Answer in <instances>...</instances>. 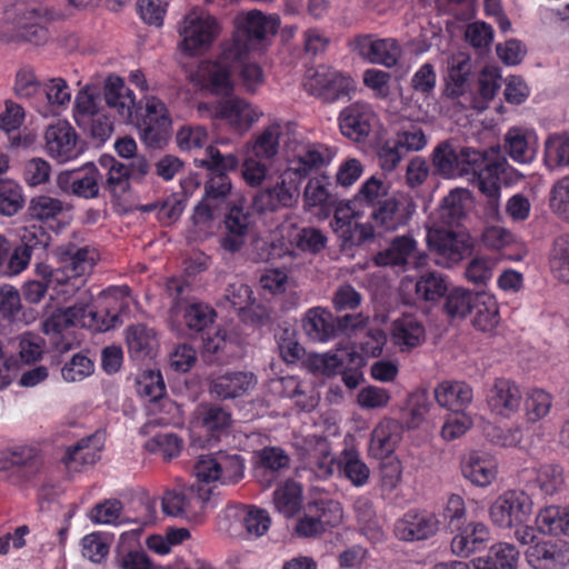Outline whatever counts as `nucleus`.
I'll list each match as a JSON object with an SVG mask.
<instances>
[{
  "label": "nucleus",
  "instance_id": "nucleus-21",
  "mask_svg": "<svg viewBox=\"0 0 569 569\" xmlns=\"http://www.w3.org/2000/svg\"><path fill=\"white\" fill-rule=\"evenodd\" d=\"M46 147L48 153L60 162L74 158L78 153L77 133L67 121H58L47 128Z\"/></svg>",
  "mask_w": 569,
  "mask_h": 569
},
{
  "label": "nucleus",
  "instance_id": "nucleus-37",
  "mask_svg": "<svg viewBox=\"0 0 569 569\" xmlns=\"http://www.w3.org/2000/svg\"><path fill=\"white\" fill-rule=\"evenodd\" d=\"M302 488L296 481L288 480L273 492L276 509L284 517H293L301 508Z\"/></svg>",
  "mask_w": 569,
  "mask_h": 569
},
{
  "label": "nucleus",
  "instance_id": "nucleus-9",
  "mask_svg": "<svg viewBox=\"0 0 569 569\" xmlns=\"http://www.w3.org/2000/svg\"><path fill=\"white\" fill-rule=\"evenodd\" d=\"M242 59V57L223 44L218 59L213 62L204 63L200 69L203 87L212 94L230 96L233 91V82L231 80L233 64L241 63Z\"/></svg>",
  "mask_w": 569,
  "mask_h": 569
},
{
  "label": "nucleus",
  "instance_id": "nucleus-29",
  "mask_svg": "<svg viewBox=\"0 0 569 569\" xmlns=\"http://www.w3.org/2000/svg\"><path fill=\"white\" fill-rule=\"evenodd\" d=\"M104 100L110 108H116L122 118H131L134 94L124 87V82L120 77L109 76L107 78L104 82Z\"/></svg>",
  "mask_w": 569,
  "mask_h": 569
},
{
  "label": "nucleus",
  "instance_id": "nucleus-57",
  "mask_svg": "<svg viewBox=\"0 0 569 569\" xmlns=\"http://www.w3.org/2000/svg\"><path fill=\"white\" fill-rule=\"evenodd\" d=\"M537 483L546 495H553L563 486V469L559 465H545L537 473Z\"/></svg>",
  "mask_w": 569,
  "mask_h": 569
},
{
  "label": "nucleus",
  "instance_id": "nucleus-24",
  "mask_svg": "<svg viewBox=\"0 0 569 569\" xmlns=\"http://www.w3.org/2000/svg\"><path fill=\"white\" fill-rule=\"evenodd\" d=\"M433 396L438 405L452 412H462L472 401V388L462 381H443L439 383Z\"/></svg>",
  "mask_w": 569,
  "mask_h": 569
},
{
  "label": "nucleus",
  "instance_id": "nucleus-53",
  "mask_svg": "<svg viewBox=\"0 0 569 569\" xmlns=\"http://www.w3.org/2000/svg\"><path fill=\"white\" fill-rule=\"evenodd\" d=\"M398 423L393 420L377 426L372 432L371 445L380 450L381 455H389L395 450L399 436L396 433Z\"/></svg>",
  "mask_w": 569,
  "mask_h": 569
},
{
  "label": "nucleus",
  "instance_id": "nucleus-41",
  "mask_svg": "<svg viewBox=\"0 0 569 569\" xmlns=\"http://www.w3.org/2000/svg\"><path fill=\"white\" fill-rule=\"evenodd\" d=\"M392 337L396 345L411 349L425 339V328L412 318H403L395 322Z\"/></svg>",
  "mask_w": 569,
  "mask_h": 569
},
{
  "label": "nucleus",
  "instance_id": "nucleus-56",
  "mask_svg": "<svg viewBox=\"0 0 569 569\" xmlns=\"http://www.w3.org/2000/svg\"><path fill=\"white\" fill-rule=\"evenodd\" d=\"M100 101L99 93H94L89 87L80 90L76 97V120L82 124L87 119L98 116Z\"/></svg>",
  "mask_w": 569,
  "mask_h": 569
},
{
  "label": "nucleus",
  "instance_id": "nucleus-35",
  "mask_svg": "<svg viewBox=\"0 0 569 569\" xmlns=\"http://www.w3.org/2000/svg\"><path fill=\"white\" fill-rule=\"evenodd\" d=\"M88 247L77 248L73 244L59 249L61 260L68 277H81L90 272L94 266L93 256H89Z\"/></svg>",
  "mask_w": 569,
  "mask_h": 569
},
{
  "label": "nucleus",
  "instance_id": "nucleus-15",
  "mask_svg": "<svg viewBox=\"0 0 569 569\" xmlns=\"http://www.w3.org/2000/svg\"><path fill=\"white\" fill-rule=\"evenodd\" d=\"M351 47L362 59L387 68L396 66L400 57V48L393 39H377L372 34L357 36Z\"/></svg>",
  "mask_w": 569,
  "mask_h": 569
},
{
  "label": "nucleus",
  "instance_id": "nucleus-62",
  "mask_svg": "<svg viewBox=\"0 0 569 569\" xmlns=\"http://www.w3.org/2000/svg\"><path fill=\"white\" fill-rule=\"evenodd\" d=\"M409 419L407 420L408 429H416L423 420L425 415L431 407L429 395L426 389L418 390L410 396L409 399Z\"/></svg>",
  "mask_w": 569,
  "mask_h": 569
},
{
  "label": "nucleus",
  "instance_id": "nucleus-34",
  "mask_svg": "<svg viewBox=\"0 0 569 569\" xmlns=\"http://www.w3.org/2000/svg\"><path fill=\"white\" fill-rule=\"evenodd\" d=\"M480 295L469 289L453 288L446 295L443 311L450 319H465L473 311Z\"/></svg>",
  "mask_w": 569,
  "mask_h": 569
},
{
  "label": "nucleus",
  "instance_id": "nucleus-44",
  "mask_svg": "<svg viewBox=\"0 0 569 569\" xmlns=\"http://www.w3.org/2000/svg\"><path fill=\"white\" fill-rule=\"evenodd\" d=\"M550 268L555 277L569 283V234H561L553 241L550 252Z\"/></svg>",
  "mask_w": 569,
  "mask_h": 569
},
{
  "label": "nucleus",
  "instance_id": "nucleus-38",
  "mask_svg": "<svg viewBox=\"0 0 569 569\" xmlns=\"http://www.w3.org/2000/svg\"><path fill=\"white\" fill-rule=\"evenodd\" d=\"M473 307L472 326L482 332H491L499 323V308L496 299L481 292Z\"/></svg>",
  "mask_w": 569,
  "mask_h": 569
},
{
  "label": "nucleus",
  "instance_id": "nucleus-51",
  "mask_svg": "<svg viewBox=\"0 0 569 569\" xmlns=\"http://www.w3.org/2000/svg\"><path fill=\"white\" fill-rule=\"evenodd\" d=\"M308 508L326 530L328 527L338 526L342 520V508L338 501L319 500L309 503Z\"/></svg>",
  "mask_w": 569,
  "mask_h": 569
},
{
  "label": "nucleus",
  "instance_id": "nucleus-31",
  "mask_svg": "<svg viewBox=\"0 0 569 569\" xmlns=\"http://www.w3.org/2000/svg\"><path fill=\"white\" fill-rule=\"evenodd\" d=\"M416 249V241L408 236L396 237L390 246L373 257L378 267H405Z\"/></svg>",
  "mask_w": 569,
  "mask_h": 569
},
{
  "label": "nucleus",
  "instance_id": "nucleus-19",
  "mask_svg": "<svg viewBox=\"0 0 569 569\" xmlns=\"http://www.w3.org/2000/svg\"><path fill=\"white\" fill-rule=\"evenodd\" d=\"M257 382L250 371H227L210 380L209 392L220 400L236 399L247 395Z\"/></svg>",
  "mask_w": 569,
  "mask_h": 569
},
{
  "label": "nucleus",
  "instance_id": "nucleus-10",
  "mask_svg": "<svg viewBox=\"0 0 569 569\" xmlns=\"http://www.w3.org/2000/svg\"><path fill=\"white\" fill-rule=\"evenodd\" d=\"M416 204L401 194H391L373 207L370 218L373 231L393 232L409 223Z\"/></svg>",
  "mask_w": 569,
  "mask_h": 569
},
{
  "label": "nucleus",
  "instance_id": "nucleus-4",
  "mask_svg": "<svg viewBox=\"0 0 569 569\" xmlns=\"http://www.w3.org/2000/svg\"><path fill=\"white\" fill-rule=\"evenodd\" d=\"M280 19L277 16H264L260 10L239 13L234 18V31L230 41L224 44L242 58L256 49L269 36L278 32Z\"/></svg>",
  "mask_w": 569,
  "mask_h": 569
},
{
  "label": "nucleus",
  "instance_id": "nucleus-26",
  "mask_svg": "<svg viewBox=\"0 0 569 569\" xmlns=\"http://www.w3.org/2000/svg\"><path fill=\"white\" fill-rule=\"evenodd\" d=\"M40 451L34 446H16L0 452V471L11 468H26L34 475L41 465Z\"/></svg>",
  "mask_w": 569,
  "mask_h": 569
},
{
  "label": "nucleus",
  "instance_id": "nucleus-7",
  "mask_svg": "<svg viewBox=\"0 0 569 569\" xmlns=\"http://www.w3.org/2000/svg\"><path fill=\"white\" fill-rule=\"evenodd\" d=\"M303 87L309 94L326 102H335L349 96L352 80L321 64L306 71Z\"/></svg>",
  "mask_w": 569,
  "mask_h": 569
},
{
  "label": "nucleus",
  "instance_id": "nucleus-33",
  "mask_svg": "<svg viewBox=\"0 0 569 569\" xmlns=\"http://www.w3.org/2000/svg\"><path fill=\"white\" fill-rule=\"evenodd\" d=\"M201 426L212 436L226 432L232 426L231 412L218 403H201L197 410Z\"/></svg>",
  "mask_w": 569,
  "mask_h": 569
},
{
  "label": "nucleus",
  "instance_id": "nucleus-27",
  "mask_svg": "<svg viewBox=\"0 0 569 569\" xmlns=\"http://www.w3.org/2000/svg\"><path fill=\"white\" fill-rule=\"evenodd\" d=\"M471 60L463 53L453 56L450 61L446 94L450 99L463 96L470 86Z\"/></svg>",
  "mask_w": 569,
  "mask_h": 569
},
{
  "label": "nucleus",
  "instance_id": "nucleus-17",
  "mask_svg": "<svg viewBox=\"0 0 569 569\" xmlns=\"http://www.w3.org/2000/svg\"><path fill=\"white\" fill-rule=\"evenodd\" d=\"M200 112H207L210 118L227 120L237 129H248L259 118L248 102L242 99H228L212 104H200Z\"/></svg>",
  "mask_w": 569,
  "mask_h": 569
},
{
  "label": "nucleus",
  "instance_id": "nucleus-3",
  "mask_svg": "<svg viewBox=\"0 0 569 569\" xmlns=\"http://www.w3.org/2000/svg\"><path fill=\"white\" fill-rule=\"evenodd\" d=\"M52 19L51 11L40 3L17 2L4 12V20L12 26V33H1L0 40L6 43L26 41L41 46L49 38L44 23Z\"/></svg>",
  "mask_w": 569,
  "mask_h": 569
},
{
  "label": "nucleus",
  "instance_id": "nucleus-16",
  "mask_svg": "<svg viewBox=\"0 0 569 569\" xmlns=\"http://www.w3.org/2000/svg\"><path fill=\"white\" fill-rule=\"evenodd\" d=\"M525 555L533 569H562L569 565V543L562 540L540 541L529 546Z\"/></svg>",
  "mask_w": 569,
  "mask_h": 569
},
{
  "label": "nucleus",
  "instance_id": "nucleus-6",
  "mask_svg": "<svg viewBox=\"0 0 569 569\" xmlns=\"http://www.w3.org/2000/svg\"><path fill=\"white\" fill-rule=\"evenodd\" d=\"M427 242L430 251L438 256L436 262L448 268L469 257L473 250L470 234L466 231H456L453 228H430Z\"/></svg>",
  "mask_w": 569,
  "mask_h": 569
},
{
  "label": "nucleus",
  "instance_id": "nucleus-23",
  "mask_svg": "<svg viewBox=\"0 0 569 569\" xmlns=\"http://www.w3.org/2000/svg\"><path fill=\"white\" fill-rule=\"evenodd\" d=\"M331 158L330 150L313 144L301 146L295 154V160L291 161L292 166L284 172L287 177H291L299 184L302 179L307 178L313 169H319Z\"/></svg>",
  "mask_w": 569,
  "mask_h": 569
},
{
  "label": "nucleus",
  "instance_id": "nucleus-1",
  "mask_svg": "<svg viewBox=\"0 0 569 569\" xmlns=\"http://www.w3.org/2000/svg\"><path fill=\"white\" fill-rule=\"evenodd\" d=\"M435 172L443 178L468 174L477 177L480 192L487 198L485 207L488 217L499 216L500 184L507 180L508 162L499 144L485 151L463 147L459 151L446 140L438 143L432 152Z\"/></svg>",
  "mask_w": 569,
  "mask_h": 569
},
{
  "label": "nucleus",
  "instance_id": "nucleus-20",
  "mask_svg": "<svg viewBox=\"0 0 569 569\" xmlns=\"http://www.w3.org/2000/svg\"><path fill=\"white\" fill-rule=\"evenodd\" d=\"M224 217L227 233L220 238V247L230 253H236L246 243L250 216L243 211L242 204L228 203Z\"/></svg>",
  "mask_w": 569,
  "mask_h": 569
},
{
  "label": "nucleus",
  "instance_id": "nucleus-8",
  "mask_svg": "<svg viewBox=\"0 0 569 569\" xmlns=\"http://www.w3.org/2000/svg\"><path fill=\"white\" fill-rule=\"evenodd\" d=\"M532 511L530 497L520 490H508L496 498L489 509L491 521L500 528H512L528 522Z\"/></svg>",
  "mask_w": 569,
  "mask_h": 569
},
{
  "label": "nucleus",
  "instance_id": "nucleus-58",
  "mask_svg": "<svg viewBox=\"0 0 569 569\" xmlns=\"http://www.w3.org/2000/svg\"><path fill=\"white\" fill-rule=\"evenodd\" d=\"M62 209V202L49 196L32 198L28 208L29 214L38 220L53 219Z\"/></svg>",
  "mask_w": 569,
  "mask_h": 569
},
{
  "label": "nucleus",
  "instance_id": "nucleus-12",
  "mask_svg": "<svg viewBox=\"0 0 569 569\" xmlns=\"http://www.w3.org/2000/svg\"><path fill=\"white\" fill-rule=\"evenodd\" d=\"M299 183L283 172L281 181L258 190L252 196V208L258 213L274 212L279 208H291L299 199Z\"/></svg>",
  "mask_w": 569,
  "mask_h": 569
},
{
  "label": "nucleus",
  "instance_id": "nucleus-30",
  "mask_svg": "<svg viewBox=\"0 0 569 569\" xmlns=\"http://www.w3.org/2000/svg\"><path fill=\"white\" fill-rule=\"evenodd\" d=\"M48 233L42 227L32 226L24 230L21 237L22 244L14 248L11 257L9 269L22 271L30 261L31 252L38 244H47Z\"/></svg>",
  "mask_w": 569,
  "mask_h": 569
},
{
  "label": "nucleus",
  "instance_id": "nucleus-64",
  "mask_svg": "<svg viewBox=\"0 0 569 569\" xmlns=\"http://www.w3.org/2000/svg\"><path fill=\"white\" fill-rule=\"evenodd\" d=\"M550 207L560 218L569 221V177L559 180L553 186Z\"/></svg>",
  "mask_w": 569,
  "mask_h": 569
},
{
  "label": "nucleus",
  "instance_id": "nucleus-40",
  "mask_svg": "<svg viewBox=\"0 0 569 569\" xmlns=\"http://www.w3.org/2000/svg\"><path fill=\"white\" fill-rule=\"evenodd\" d=\"M462 475L473 485L486 487L491 483L496 477L493 463L478 455H471L462 465Z\"/></svg>",
  "mask_w": 569,
  "mask_h": 569
},
{
  "label": "nucleus",
  "instance_id": "nucleus-14",
  "mask_svg": "<svg viewBox=\"0 0 569 569\" xmlns=\"http://www.w3.org/2000/svg\"><path fill=\"white\" fill-rule=\"evenodd\" d=\"M486 401L492 413L510 418L522 406L523 397L520 387L507 378H496L488 387Z\"/></svg>",
  "mask_w": 569,
  "mask_h": 569
},
{
  "label": "nucleus",
  "instance_id": "nucleus-25",
  "mask_svg": "<svg viewBox=\"0 0 569 569\" xmlns=\"http://www.w3.org/2000/svg\"><path fill=\"white\" fill-rule=\"evenodd\" d=\"M489 537L487 526L481 522L470 523L453 537L451 550L458 556L468 557L472 552L485 549Z\"/></svg>",
  "mask_w": 569,
  "mask_h": 569
},
{
  "label": "nucleus",
  "instance_id": "nucleus-50",
  "mask_svg": "<svg viewBox=\"0 0 569 569\" xmlns=\"http://www.w3.org/2000/svg\"><path fill=\"white\" fill-rule=\"evenodd\" d=\"M281 130L278 123L267 127L260 136L257 137L252 152L257 158L270 159L278 152L279 137Z\"/></svg>",
  "mask_w": 569,
  "mask_h": 569
},
{
  "label": "nucleus",
  "instance_id": "nucleus-39",
  "mask_svg": "<svg viewBox=\"0 0 569 569\" xmlns=\"http://www.w3.org/2000/svg\"><path fill=\"white\" fill-rule=\"evenodd\" d=\"M500 74L498 69L493 67H486L479 74L478 78V96L471 100L472 108L479 112L485 111L488 108L489 101H491L498 89Z\"/></svg>",
  "mask_w": 569,
  "mask_h": 569
},
{
  "label": "nucleus",
  "instance_id": "nucleus-49",
  "mask_svg": "<svg viewBox=\"0 0 569 569\" xmlns=\"http://www.w3.org/2000/svg\"><path fill=\"white\" fill-rule=\"evenodd\" d=\"M219 480L224 483H237L243 478V459L239 455L219 451L216 453Z\"/></svg>",
  "mask_w": 569,
  "mask_h": 569
},
{
  "label": "nucleus",
  "instance_id": "nucleus-48",
  "mask_svg": "<svg viewBox=\"0 0 569 569\" xmlns=\"http://www.w3.org/2000/svg\"><path fill=\"white\" fill-rule=\"evenodd\" d=\"M171 121L168 116H160L159 119L144 120V127L140 130L143 142L150 148H162L169 138Z\"/></svg>",
  "mask_w": 569,
  "mask_h": 569
},
{
  "label": "nucleus",
  "instance_id": "nucleus-36",
  "mask_svg": "<svg viewBox=\"0 0 569 569\" xmlns=\"http://www.w3.org/2000/svg\"><path fill=\"white\" fill-rule=\"evenodd\" d=\"M86 311L87 303L83 302H77L68 308H59L43 322V331L47 335H60L67 328L80 325V319Z\"/></svg>",
  "mask_w": 569,
  "mask_h": 569
},
{
  "label": "nucleus",
  "instance_id": "nucleus-42",
  "mask_svg": "<svg viewBox=\"0 0 569 569\" xmlns=\"http://www.w3.org/2000/svg\"><path fill=\"white\" fill-rule=\"evenodd\" d=\"M339 121L341 133L353 141H360L370 133L371 127L368 119L355 108L345 109Z\"/></svg>",
  "mask_w": 569,
  "mask_h": 569
},
{
  "label": "nucleus",
  "instance_id": "nucleus-28",
  "mask_svg": "<svg viewBox=\"0 0 569 569\" xmlns=\"http://www.w3.org/2000/svg\"><path fill=\"white\" fill-rule=\"evenodd\" d=\"M302 328L306 335L315 341L331 340L335 338L333 315L320 307L311 308L302 319Z\"/></svg>",
  "mask_w": 569,
  "mask_h": 569
},
{
  "label": "nucleus",
  "instance_id": "nucleus-45",
  "mask_svg": "<svg viewBox=\"0 0 569 569\" xmlns=\"http://www.w3.org/2000/svg\"><path fill=\"white\" fill-rule=\"evenodd\" d=\"M339 468L351 483L357 487L367 483L370 476V469L360 459L359 453L356 451H343L339 462Z\"/></svg>",
  "mask_w": 569,
  "mask_h": 569
},
{
  "label": "nucleus",
  "instance_id": "nucleus-22",
  "mask_svg": "<svg viewBox=\"0 0 569 569\" xmlns=\"http://www.w3.org/2000/svg\"><path fill=\"white\" fill-rule=\"evenodd\" d=\"M471 201V193L468 189H452L442 200L437 211L439 227H460L467 218V209Z\"/></svg>",
  "mask_w": 569,
  "mask_h": 569
},
{
  "label": "nucleus",
  "instance_id": "nucleus-63",
  "mask_svg": "<svg viewBox=\"0 0 569 569\" xmlns=\"http://www.w3.org/2000/svg\"><path fill=\"white\" fill-rule=\"evenodd\" d=\"M522 403L525 405L528 419L535 422L549 412L551 397L543 390H533Z\"/></svg>",
  "mask_w": 569,
  "mask_h": 569
},
{
  "label": "nucleus",
  "instance_id": "nucleus-60",
  "mask_svg": "<svg viewBox=\"0 0 569 569\" xmlns=\"http://www.w3.org/2000/svg\"><path fill=\"white\" fill-rule=\"evenodd\" d=\"M519 551L513 545L499 542L493 545L487 556L498 569H517Z\"/></svg>",
  "mask_w": 569,
  "mask_h": 569
},
{
  "label": "nucleus",
  "instance_id": "nucleus-11",
  "mask_svg": "<svg viewBox=\"0 0 569 569\" xmlns=\"http://www.w3.org/2000/svg\"><path fill=\"white\" fill-rule=\"evenodd\" d=\"M351 203L352 201L339 203L335 210L333 219L330 221V227L341 241L342 249L362 246L375 238L371 223L355 221L359 213L352 209Z\"/></svg>",
  "mask_w": 569,
  "mask_h": 569
},
{
  "label": "nucleus",
  "instance_id": "nucleus-13",
  "mask_svg": "<svg viewBox=\"0 0 569 569\" xmlns=\"http://www.w3.org/2000/svg\"><path fill=\"white\" fill-rule=\"evenodd\" d=\"M216 311L208 305L200 302L189 303L184 309V321L190 330L200 335L203 349L207 352L216 353L221 350L226 342V335L216 330L213 336L208 331L213 323Z\"/></svg>",
  "mask_w": 569,
  "mask_h": 569
},
{
  "label": "nucleus",
  "instance_id": "nucleus-43",
  "mask_svg": "<svg viewBox=\"0 0 569 569\" xmlns=\"http://www.w3.org/2000/svg\"><path fill=\"white\" fill-rule=\"evenodd\" d=\"M448 292L446 278L437 271L422 273L416 282V293L425 301H437Z\"/></svg>",
  "mask_w": 569,
  "mask_h": 569
},
{
  "label": "nucleus",
  "instance_id": "nucleus-5",
  "mask_svg": "<svg viewBox=\"0 0 569 569\" xmlns=\"http://www.w3.org/2000/svg\"><path fill=\"white\" fill-rule=\"evenodd\" d=\"M220 30L213 16L194 9L184 16L179 27V47L188 56L200 54L211 47Z\"/></svg>",
  "mask_w": 569,
  "mask_h": 569
},
{
  "label": "nucleus",
  "instance_id": "nucleus-18",
  "mask_svg": "<svg viewBox=\"0 0 569 569\" xmlns=\"http://www.w3.org/2000/svg\"><path fill=\"white\" fill-rule=\"evenodd\" d=\"M440 521L435 513L409 511L395 525V535L402 541H420L435 536Z\"/></svg>",
  "mask_w": 569,
  "mask_h": 569
},
{
  "label": "nucleus",
  "instance_id": "nucleus-46",
  "mask_svg": "<svg viewBox=\"0 0 569 569\" xmlns=\"http://www.w3.org/2000/svg\"><path fill=\"white\" fill-rule=\"evenodd\" d=\"M24 206L21 187L12 180H0V214L11 217Z\"/></svg>",
  "mask_w": 569,
  "mask_h": 569
},
{
  "label": "nucleus",
  "instance_id": "nucleus-54",
  "mask_svg": "<svg viewBox=\"0 0 569 569\" xmlns=\"http://www.w3.org/2000/svg\"><path fill=\"white\" fill-rule=\"evenodd\" d=\"M505 149L509 156L519 163H528L533 156L528 150V142L525 133L519 128H511L505 136Z\"/></svg>",
  "mask_w": 569,
  "mask_h": 569
},
{
  "label": "nucleus",
  "instance_id": "nucleus-47",
  "mask_svg": "<svg viewBox=\"0 0 569 569\" xmlns=\"http://www.w3.org/2000/svg\"><path fill=\"white\" fill-rule=\"evenodd\" d=\"M101 163L109 167L107 184L113 196L121 197L130 189V172L127 164L117 161L113 157H103Z\"/></svg>",
  "mask_w": 569,
  "mask_h": 569
},
{
  "label": "nucleus",
  "instance_id": "nucleus-55",
  "mask_svg": "<svg viewBox=\"0 0 569 569\" xmlns=\"http://www.w3.org/2000/svg\"><path fill=\"white\" fill-rule=\"evenodd\" d=\"M86 170L87 172L83 177L71 181L70 191L77 197L93 199L99 194V172L92 163L87 164Z\"/></svg>",
  "mask_w": 569,
  "mask_h": 569
},
{
  "label": "nucleus",
  "instance_id": "nucleus-2",
  "mask_svg": "<svg viewBox=\"0 0 569 569\" xmlns=\"http://www.w3.org/2000/svg\"><path fill=\"white\" fill-rule=\"evenodd\" d=\"M207 158L201 160V167L210 171V179L204 184V197L196 206L192 217L194 224H203L214 220L221 212L231 191V181L227 176L238 167L234 154H222L216 147L209 146L206 150Z\"/></svg>",
  "mask_w": 569,
  "mask_h": 569
},
{
  "label": "nucleus",
  "instance_id": "nucleus-32",
  "mask_svg": "<svg viewBox=\"0 0 569 569\" xmlns=\"http://www.w3.org/2000/svg\"><path fill=\"white\" fill-rule=\"evenodd\" d=\"M127 343L130 357L136 360L153 357L158 346L154 331L144 325L128 329Z\"/></svg>",
  "mask_w": 569,
  "mask_h": 569
},
{
  "label": "nucleus",
  "instance_id": "nucleus-59",
  "mask_svg": "<svg viewBox=\"0 0 569 569\" xmlns=\"http://www.w3.org/2000/svg\"><path fill=\"white\" fill-rule=\"evenodd\" d=\"M242 525L249 536L259 538L268 531L271 519L264 509L250 506L243 517Z\"/></svg>",
  "mask_w": 569,
  "mask_h": 569
},
{
  "label": "nucleus",
  "instance_id": "nucleus-61",
  "mask_svg": "<svg viewBox=\"0 0 569 569\" xmlns=\"http://www.w3.org/2000/svg\"><path fill=\"white\" fill-rule=\"evenodd\" d=\"M130 533L120 536V543L117 547V563L121 569H151L152 562L148 555L142 550H130L126 553L120 552V545L124 542Z\"/></svg>",
  "mask_w": 569,
  "mask_h": 569
},
{
  "label": "nucleus",
  "instance_id": "nucleus-52",
  "mask_svg": "<svg viewBox=\"0 0 569 569\" xmlns=\"http://www.w3.org/2000/svg\"><path fill=\"white\" fill-rule=\"evenodd\" d=\"M137 386L139 395L149 398L152 402L166 396V385L160 371H143L137 380Z\"/></svg>",
  "mask_w": 569,
  "mask_h": 569
}]
</instances>
